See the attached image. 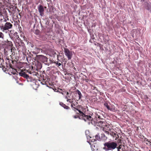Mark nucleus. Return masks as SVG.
<instances>
[{
	"instance_id": "21",
	"label": "nucleus",
	"mask_w": 151,
	"mask_h": 151,
	"mask_svg": "<svg viewBox=\"0 0 151 151\" xmlns=\"http://www.w3.org/2000/svg\"><path fill=\"white\" fill-rule=\"evenodd\" d=\"M54 63L56 64V65L58 67L60 66L61 65V63H58V61L54 62Z\"/></svg>"
},
{
	"instance_id": "8",
	"label": "nucleus",
	"mask_w": 151,
	"mask_h": 151,
	"mask_svg": "<svg viewBox=\"0 0 151 151\" xmlns=\"http://www.w3.org/2000/svg\"><path fill=\"white\" fill-rule=\"evenodd\" d=\"M107 132L106 133L108 134H110L112 136L114 137L116 136V132L112 128L109 131H107Z\"/></svg>"
},
{
	"instance_id": "12",
	"label": "nucleus",
	"mask_w": 151,
	"mask_h": 151,
	"mask_svg": "<svg viewBox=\"0 0 151 151\" xmlns=\"http://www.w3.org/2000/svg\"><path fill=\"white\" fill-rule=\"evenodd\" d=\"M95 139H90V140L91 142H94L96 141V140L99 141H101V137H100L99 134H98L95 136Z\"/></svg>"
},
{
	"instance_id": "32",
	"label": "nucleus",
	"mask_w": 151,
	"mask_h": 151,
	"mask_svg": "<svg viewBox=\"0 0 151 151\" xmlns=\"http://www.w3.org/2000/svg\"><path fill=\"white\" fill-rule=\"evenodd\" d=\"M88 79H86V82H88Z\"/></svg>"
},
{
	"instance_id": "11",
	"label": "nucleus",
	"mask_w": 151,
	"mask_h": 151,
	"mask_svg": "<svg viewBox=\"0 0 151 151\" xmlns=\"http://www.w3.org/2000/svg\"><path fill=\"white\" fill-rule=\"evenodd\" d=\"M116 148H117V151H125L124 146L122 145H120Z\"/></svg>"
},
{
	"instance_id": "33",
	"label": "nucleus",
	"mask_w": 151,
	"mask_h": 151,
	"mask_svg": "<svg viewBox=\"0 0 151 151\" xmlns=\"http://www.w3.org/2000/svg\"><path fill=\"white\" fill-rule=\"evenodd\" d=\"M59 57V55H58L57 56V58H58V60H59V59H58V58Z\"/></svg>"
},
{
	"instance_id": "23",
	"label": "nucleus",
	"mask_w": 151,
	"mask_h": 151,
	"mask_svg": "<svg viewBox=\"0 0 151 151\" xmlns=\"http://www.w3.org/2000/svg\"><path fill=\"white\" fill-rule=\"evenodd\" d=\"M65 93H66V95L65 97V99H67L68 98H69L70 97V96H69V93L68 92H66Z\"/></svg>"
},
{
	"instance_id": "17",
	"label": "nucleus",
	"mask_w": 151,
	"mask_h": 151,
	"mask_svg": "<svg viewBox=\"0 0 151 151\" xmlns=\"http://www.w3.org/2000/svg\"><path fill=\"white\" fill-rule=\"evenodd\" d=\"M57 92H59V93L62 94V95L64 94L63 93L64 92H66V91L65 90H62L60 88L58 90Z\"/></svg>"
},
{
	"instance_id": "24",
	"label": "nucleus",
	"mask_w": 151,
	"mask_h": 151,
	"mask_svg": "<svg viewBox=\"0 0 151 151\" xmlns=\"http://www.w3.org/2000/svg\"><path fill=\"white\" fill-rule=\"evenodd\" d=\"M104 106H106L108 109H109V106L108 105V104L107 103L105 102L104 104Z\"/></svg>"
},
{
	"instance_id": "4",
	"label": "nucleus",
	"mask_w": 151,
	"mask_h": 151,
	"mask_svg": "<svg viewBox=\"0 0 151 151\" xmlns=\"http://www.w3.org/2000/svg\"><path fill=\"white\" fill-rule=\"evenodd\" d=\"M13 25L12 24L9 22H6L3 26L2 31L4 32L6 30H8L9 29H11L12 28Z\"/></svg>"
},
{
	"instance_id": "20",
	"label": "nucleus",
	"mask_w": 151,
	"mask_h": 151,
	"mask_svg": "<svg viewBox=\"0 0 151 151\" xmlns=\"http://www.w3.org/2000/svg\"><path fill=\"white\" fill-rule=\"evenodd\" d=\"M76 92H77V93L79 96L78 100L80 99L82 97V95L81 92L78 90H77L76 91Z\"/></svg>"
},
{
	"instance_id": "6",
	"label": "nucleus",
	"mask_w": 151,
	"mask_h": 151,
	"mask_svg": "<svg viewBox=\"0 0 151 151\" xmlns=\"http://www.w3.org/2000/svg\"><path fill=\"white\" fill-rule=\"evenodd\" d=\"M17 49L19 52H22L23 54H24L25 52L26 49L25 46L22 44L19 45Z\"/></svg>"
},
{
	"instance_id": "30",
	"label": "nucleus",
	"mask_w": 151,
	"mask_h": 151,
	"mask_svg": "<svg viewBox=\"0 0 151 151\" xmlns=\"http://www.w3.org/2000/svg\"><path fill=\"white\" fill-rule=\"evenodd\" d=\"M99 123H104V121H103L102 120L100 121L99 122Z\"/></svg>"
},
{
	"instance_id": "26",
	"label": "nucleus",
	"mask_w": 151,
	"mask_h": 151,
	"mask_svg": "<svg viewBox=\"0 0 151 151\" xmlns=\"http://www.w3.org/2000/svg\"><path fill=\"white\" fill-rule=\"evenodd\" d=\"M0 22H1V20H0ZM3 24H1V23L0 22V28L1 29L2 31V28H3Z\"/></svg>"
},
{
	"instance_id": "7",
	"label": "nucleus",
	"mask_w": 151,
	"mask_h": 151,
	"mask_svg": "<svg viewBox=\"0 0 151 151\" xmlns=\"http://www.w3.org/2000/svg\"><path fill=\"white\" fill-rule=\"evenodd\" d=\"M82 117L85 122L91 121L93 119L91 116L86 115L85 114L84 116L83 115Z\"/></svg>"
},
{
	"instance_id": "10",
	"label": "nucleus",
	"mask_w": 151,
	"mask_h": 151,
	"mask_svg": "<svg viewBox=\"0 0 151 151\" xmlns=\"http://www.w3.org/2000/svg\"><path fill=\"white\" fill-rule=\"evenodd\" d=\"M19 75L20 76L27 79L29 78V76L25 72L23 71H22L20 72L19 73Z\"/></svg>"
},
{
	"instance_id": "27",
	"label": "nucleus",
	"mask_w": 151,
	"mask_h": 151,
	"mask_svg": "<svg viewBox=\"0 0 151 151\" xmlns=\"http://www.w3.org/2000/svg\"><path fill=\"white\" fill-rule=\"evenodd\" d=\"M40 31L39 30H36L35 31V33L37 35H38Z\"/></svg>"
},
{
	"instance_id": "19",
	"label": "nucleus",
	"mask_w": 151,
	"mask_h": 151,
	"mask_svg": "<svg viewBox=\"0 0 151 151\" xmlns=\"http://www.w3.org/2000/svg\"><path fill=\"white\" fill-rule=\"evenodd\" d=\"M73 109H75L77 110L80 113L81 115L82 116L83 115L84 116V114L80 110H79L78 108H77L75 107H73Z\"/></svg>"
},
{
	"instance_id": "22",
	"label": "nucleus",
	"mask_w": 151,
	"mask_h": 151,
	"mask_svg": "<svg viewBox=\"0 0 151 151\" xmlns=\"http://www.w3.org/2000/svg\"><path fill=\"white\" fill-rule=\"evenodd\" d=\"M67 101L68 102H69L71 104H72L73 103V101L71 99H70L69 98L67 99Z\"/></svg>"
},
{
	"instance_id": "31",
	"label": "nucleus",
	"mask_w": 151,
	"mask_h": 151,
	"mask_svg": "<svg viewBox=\"0 0 151 151\" xmlns=\"http://www.w3.org/2000/svg\"><path fill=\"white\" fill-rule=\"evenodd\" d=\"M78 116H74V117L75 118H78Z\"/></svg>"
},
{
	"instance_id": "5",
	"label": "nucleus",
	"mask_w": 151,
	"mask_h": 151,
	"mask_svg": "<svg viewBox=\"0 0 151 151\" xmlns=\"http://www.w3.org/2000/svg\"><path fill=\"white\" fill-rule=\"evenodd\" d=\"M64 52L65 55L68 57V60H70L73 54L72 52L70 51L67 48H64Z\"/></svg>"
},
{
	"instance_id": "29",
	"label": "nucleus",
	"mask_w": 151,
	"mask_h": 151,
	"mask_svg": "<svg viewBox=\"0 0 151 151\" xmlns=\"http://www.w3.org/2000/svg\"><path fill=\"white\" fill-rule=\"evenodd\" d=\"M97 116L99 119H101L102 120H104L103 119L101 118V116H100L99 115H97Z\"/></svg>"
},
{
	"instance_id": "2",
	"label": "nucleus",
	"mask_w": 151,
	"mask_h": 151,
	"mask_svg": "<svg viewBox=\"0 0 151 151\" xmlns=\"http://www.w3.org/2000/svg\"><path fill=\"white\" fill-rule=\"evenodd\" d=\"M36 59L38 62H41L43 63L47 62V58L45 56L42 55H37Z\"/></svg>"
},
{
	"instance_id": "37",
	"label": "nucleus",
	"mask_w": 151,
	"mask_h": 151,
	"mask_svg": "<svg viewBox=\"0 0 151 151\" xmlns=\"http://www.w3.org/2000/svg\"><path fill=\"white\" fill-rule=\"evenodd\" d=\"M90 138H91V137H90Z\"/></svg>"
},
{
	"instance_id": "13",
	"label": "nucleus",
	"mask_w": 151,
	"mask_h": 151,
	"mask_svg": "<svg viewBox=\"0 0 151 151\" xmlns=\"http://www.w3.org/2000/svg\"><path fill=\"white\" fill-rule=\"evenodd\" d=\"M144 142L147 145L151 146V142L150 140L145 138H144Z\"/></svg>"
},
{
	"instance_id": "18",
	"label": "nucleus",
	"mask_w": 151,
	"mask_h": 151,
	"mask_svg": "<svg viewBox=\"0 0 151 151\" xmlns=\"http://www.w3.org/2000/svg\"><path fill=\"white\" fill-rule=\"evenodd\" d=\"M108 109L113 111H115V106L114 105H112L109 107Z\"/></svg>"
},
{
	"instance_id": "36",
	"label": "nucleus",
	"mask_w": 151,
	"mask_h": 151,
	"mask_svg": "<svg viewBox=\"0 0 151 151\" xmlns=\"http://www.w3.org/2000/svg\"><path fill=\"white\" fill-rule=\"evenodd\" d=\"M141 1H145L144 0H141Z\"/></svg>"
},
{
	"instance_id": "16",
	"label": "nucleus",
	"mask_w": 151,
	"mask_h": 151,
	"mask_svg": "<svg viewBox=\"0 0 151 151\" xmlns=\"http://www.w3.org/2000/svg\"><path fill=\"white\" fill-rule=\"evenodd\" d=\"M8 60L9 61H8L9 63V65L10 68H11L12 69H13V67L12 66V64L11 63H14V61L12 60H9V59Z\"/></svg>"
},
{
	"instance_id": "9",
	"label": "nucleus",
	"mask_w": 151,
	"mask_h": 151,
	"mask_svg": "<svg viewBox=\"0 0 151 151\" xmlns=\"http://www.w3.org/2000/svg\"><path fill=\"white\" fill-rule=\"evenodd\" d=\"M38 11L40 13V14L41 16L44 15V9L43 6L42 5H40L38 8Z\"/></svg>"
},
{
	"instance_id": "25",
	"label": "nucleus",
	"mask_w": 151,
	"mask_h": 151,
	"mask_svg": "<svg viewBox=\"0 0 151 151\" xmlns=\"http://www.w3.org/2000/svg\"><path fill=\"white\" fill-rule=\"evenodd\" d=\"M4 37V34L1 32H0V38H1L3 39Z\"/></svg>"
},
{
	"instance_id": "1",
	"label": "nucleus",
	"mask_w": 151,
	"mask_h": 151,
	"mask_svg": "<svg viewBox=\"0 0 151 151\" xmlns=\"http://www.w3.org/2000/svg\"><path fill=\"white\" fill-rule=\"evenodd\" d=\"M103 149L106 151L112 150L115 149L117 146V144L114 142H109L104 144Z\"/></svg>"
},
{
	"instance_id": "3",
	"label": "nucleus",
	"mask_w": 151,
	"mask_h": 151,
	"mask_svg": "<svg viewBox=\"0 0 151 151\" xmlns=\"http://www.w3.org/2000/svg\"><path fill=\"white\" fill-rule=\"evenodd\" d=\"M103 124L104 127H102L103 130L106 133L107 132V131H109L111 130L112 128V125L109 124V123H102Z\"/></svg>"
},
{
	"instance_id": "34",
	"label": "nucleus",
	"mask_w": 151,
	"mask_h": 151,
	"mask_svg": "<svg viewBox=\"0 0 151 151\" xmlns=\"http://www.w3.org/2000/svg\"><path fill=\"white\" fill-rule=\"evenodd\" d=\"M3 21H4L5 22H6V19H5L4 20H3Z\"/></svg>"
},
{
	"instance_id": "28",
	"label": "nucleus",
	"mask_w": 151,
	"mask_h": 151,
	"mask_svg": "<svg viewBox=\"0 0 151 151\" xmlns=\"http://www.w3.org/2000/svg\"><path fill=\"white\" fill-rule=\"evenodd\" d=\"M73 106H76L75 104H74L73 103L72 104H71V106L72 108H73Z\"/></svg>"
},
{
	"instance_id": "14",
	"label": "nucleus",
	"mask_w": 151,
	"mask_h": 151,
	"mask_svg": "<svg viewBox=\"0 0 151 151\" xmlns=\"http://www.w3.org/2000/svg\"><path fill=\"white\" fill-rule=\"evenodd\" d=\"M60 104L65 109H70V107L69 106H66L62 102H60Z\"/></svg>"
},
{
	"instance_id": "15",
	"label": "nucleus",
	"mask_w": 151,
	"mask_h": 151,
	"mask_svg": "<svg viewBox=\"0 0 151 151\" xmlns=\"http://www.w3.org/2000/svg\"><path fill=\"white\" fill-rule=\"evenodd\" d=\"M107 139V137L105 136V134H101V141H105Z\"/></svg>"
},
{
	"instance_id": "35",
	"label": "nucleus",
	"mask_w": 151,
	"mask_h": 151,
	"mask_svg": "<svg viewBox=\"0 0 151 151\" xmlns=\"http://www.w3.org/2000/svg\"><path fill=\"white\" fill-rule=\"evenodd\" d=\"M146 9L148 10H149L150 9L149 8H147Z\"/></svg>"
}]
</instances>
